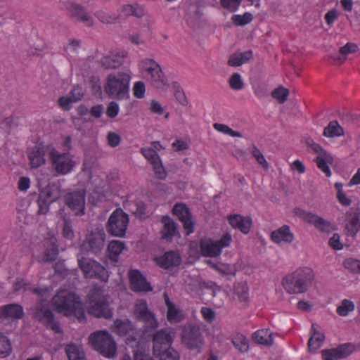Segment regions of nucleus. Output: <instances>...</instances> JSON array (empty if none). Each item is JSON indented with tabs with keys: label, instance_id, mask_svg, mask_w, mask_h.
<instances>
[{
	"label": "nucleus",
	"instance_id": "obj_1",
	"mask_svg": "<svg viewBox=\"0 0 360 360\" xmlns=\"http://www.w3.org/2000/svg\"><path fill=\"white\" fill-rule=\"evenodd\" d=\"M134 315L138 321L143 323V326L125 340L126 344L131 347L133 342H136L141 337L148 338L151 335V333L158 328L159 324L154 313L148 309L145 300L137 301L134 306Z\"/></svg>",
	"mask_w": 360,
	"mask_h": 360
},
{
	"label": "nucleus",
	"instance_id": "obj_2",
	"mask_svg": "<svg viewBox=\"0 0 360 360\" xmlns=\"http://www.w3.org/2000/svg\"><path fill=\"white\" fill-rule=\"evenodd\" d=\"M314 273L308 267L298 268L287 275L282 281L284 289L290 294L302 293L307 290L314 279Z\"/></svg>",
	"mask_w": 360,
	"mask_h": 360
},
{
	"label": "nucleus",
	"instance_id": "obj_3",
	"mask_svg": "<svg viewBox=\"0 0 360 360\" xmlns=\"http://www.w3.org/2000/svg\"><path fill=\"white\" fill-rule=\"evenodd\" d=\"M88 300L91 306L88 309V313L97 318L108 319L113 315L112 309L110 307L108 296L104 294L101 286L95 284L87 295Z\"/></svg>",
	"mask_w": 360,
	"mask_h": 360
},
{
	"label": "nucleus",
	"instance_id": "obj_4",
	"mask_svg": "<svg viewBox=\"0 0 360 360\" xmlns=\"http://www.w3.org/2000/svg\"><path fill=\"white\" fill-rule=\"evenodd\" d=\"M130 75L125 72L110 74L104 86L105 94L111 98L122 100L129 96Z\"/></svg>",
	"mask_w": 360,
	"mask_h": 360
},
{
	"label": "nucleus",
	"instance_id": "obj_5",
	"mask_svg": "<svg viewBox=\"0 0 360 360\" xmlns=\"http://www.w3.org/2000/svg\"><path fill=\"white\" fill-rule=\"evenodd\" d=\"M53 304L59 313L65 316L84 314L83 306L79 297L66 290L57 292L53 297Z\"/></svg>",
	"mask_w": 360,
	"mask_h": 360
},
{
	"label": "nucleus",
	"instance_id": "obj_6",
	"mask_svg": "<svg viewBox=\"0 0 360 360\" xmlns=\"http://www.w3.org/2000/svg\"><path fill=\"white\" fill-rule=\"evenodd\" d=\"M141 73L156 89L168 86L167 79L158 63L152 58H143L139 63Z\"/></svg>",
	"mask_w": 360,
	"mask_h": 360
},
{
	"label": "nucleus",
	"instance_id": "obj_7",
	"mask_svg": "<svg viewBox=\"0 0 360 360\" xmlns=\"http://www.w3.org/2000/svg\"><path fill=\"white\" fill-rule=\"evenodd\" d=\"M89 342L94 349L107 358H112L117 352L116 343L112 337L106 331L94 332L89 336Z\"/></svg>",
	"mask_w": 360,
	"mask_h": 360
},
{
	"label": "nucleus",
	"instance_id": "obj_8",
	"mask_svg": "<svg viewBox=\"0 0 360 360\" xmlns=\"http://www.w3.org/2000/svg\"><path fill=\"white\" fill-rule=\"evenodd\" d=\"M49 158L52 168L58 175L70 173L76 165V162L70 153H60L54 148L49 152Z\"/></svg>",
	"mask_w": 360,
	"mask_h": 360
},
{
	"label": "nucleus",
	"instance_id": "obj_9",
	"mask_svg": "<svg viewBox=\"0 0 360 360\" xmlns=\"http://www.w3.org/2000/svg\"><path fill=\"white\" fill-rule=\"evenodd\" d=\"M106 234L103 228L96 227L86 235L80 245V250L84 253L98 255L101 253L105 243Z\"/></svg>",
	"mask_w": 360,
	"mask_h": 360
},
{
	"label": "nucleus",
	"instance_id": "obj_10",
	"mask_svg": "<svg viewBox=\"0 0 360 360\" xmlns=\"http://www.w3.org/2000/svg\"><path fill=\"white\" fill-rule=\"evenodd\" d=\"M182 344L190 350L200 352L204 345L202 333L199 326L195 323L185 325L181 330Z\"/></svg>",
	"mask_w": 360,
	"mask_h": 360
},
{
	"label": "nucleus",
	"instance_id": "obj_11",
	"mask_svg": "<svg viewBox=\"0 0 360 360\" xmlns=\"http://www.w3.org/2000/svg\"><path fill=\"white\" fill-rule=\"evenodd\" d=\"M78 264L86 278H97L107 282L109 278L107 269L97 261L85 257H77Z\"/></svg>",
	"mask_w": 360,
	"mask_h": 360
},
{
	"label": "nucleus",
	"instance_id": "obj_12",
	"mask_svg": "<svg viewBox=\"0 0 360 360\" xmlns=\"http://www.w3.org/2000/svg\"><path fill=\"white\" fill-rule=\"evenodd\" d=\"M232 242V236L226 233L217 240L210 238H202L200 241L201 255L204 257H217L219 256L224 248L229 247Z\"/></svg>",
	"mask_w": 360,
	"mask_h": 360
},
{
	"label": "nucleus",
	"instance_id": "obj_13",
	"mask_svg": "<svg viewBox=\"0 0 360 360\" xmlns=\"http://www.w3.org/2000/svg\"><path fill=\"white\" fill-rule=\"evenodd\" d=\"M32 318L56 333L63 332L58 322L55 320L53 313L51 310L49 304L46 302H40L35 305L33 309Z\"/></svg>",
	"mask_w": 360,
	"mask_h": 360
},
{
	"label": "nucleus",
	"instance_id": "obj_14",
	"mask_svg": "<svg viewBox=\"0 0 360 360\" xmlns=\"http://www.w3.org/2000/svg\"><path fill=\"white\" fill-rule=\"evenodd\" d=\"M151 333L152 335L148 338L141 337L138 340L144 345L152 341L153 354L160 352L163 349L168 348L169 346L172 345L174 341V337L170 328H162L158 330L156 329Z\"/></svg>",
	"mask_w": 360,
	"mask_h": 360
},
{
	"label": "nucleus",
	"instance_id": "obj_15",
	"mask_svg": "<svg viewBox=\"0 0 360 360\" xmlns=\"http://www.w3.org/2000/svg\"><path fill=\"white\" fill-rule=\"evenodd\" d=\"M128 223V215L121 210H116L108 219L107 231L113 236L123 237L125 236Z\"/></svg>",
	"mask_w": 360,
	"mask_h": 360
},
{
	"label": "nucleus",
	"instance_id": "obj_16",
	"mask_svg": "<svg viewBox=\"0 0 360 360\" xmlns=\"http://www.w3.org/2000/svg\"><path fill=\"white\" fill-rule=\"evenodd\" d=\"M65 8L68 11V15L75 22L84 23L88 27H92L94 25L93 18L86 12L85 8L81 4L74 1H67L65 4Z\"/></svg>",
	"mask_w": 360,
	"mask_h": 360
},
{
	"label": "nucleus",
	"instance_id": "obj_17",
	"mask_svg": "<svg viewBox=\"0 0 360 360\" xmlns=\"http://www.w3.org/2000/svg\"><path fill=\"white\" fill-rule=\"evenodd\" d=\"M172 214L182 222L186 235L194 232L195 223L192 219L190 209L186 204L176 203L172 209Z\"/></svg>",
	"mask_w": 360,
	"mask_h": 360
},
{
	"label": "nucleus",
	"instance_id": "obj_18",
	"mask_svg": "<svg viewBox=\"0 0 360 360\" xmlns=\"http://www.w3.org/2000/svg\"><path fill=\"white\" fill-rule=\"evenodd\" d=\"M296 213L301 219L313 224L320 231L330 233L336 229L333 224L313 213L300 209Z\"/></svg>",
	"mask_w": 360,
	"mask_h": 360
},
{
	"label": "nucleus",
	"instance_id": "obj_19",
	"mask_svg": "<svg viewBox=\"0 0 360 360\" xmlns=\"http://www.w3.org/2000/svg\"><path fill=\"white\" fill-rule=\"evenodd\" d=\"M84 190L69 192L65 195V202L76 215H83L85 210Z\"/></svg>",
	"mask_w": 360,
	"mask_h": 360
},
{
	"label": "nucleus",
	"instance_id": "obj_20",
	"mask_svg": "<svg viewBox=\"0 0 360 360\" xmlns=\"http://www.w3.org/2000/svg\"><path fill=\"white\" fill-rule=\"evenodd\" d=\"M355 349L352 343L340 345L336 348L321 350L323 360H338L349 356Z\"/></svg>",
	"mask_w": 360,
	"mask_h": 360
},
{
	"label": "nucleus",
	"instance_id": "obj_21",
	"mask_svg": "<svg viewBox=\"0 0 360 360\" xmlns=\"http://www.w3.org/2000/svg\"><path fill=\"white\" fill-rule=\"evenodd\" d=\"M131 289L134 292H148L153 290L150 284L139 270H131L129 273Z\"/></svg>",
	"mask_w": 360,
	"mask_h": 360
},
{
	"label": "nucleus",
	"instance_id": "obj_22",
	"mask_svg": "<svg viewBox=\"0 0 360 360\" xmlns=\"http://www.w3.org/2000/svg\"><path fill=\"white\" fill-rule=\"evenodd\" d=\"M157 264L161 268L168 269L178 266L181 262V258L175 251H168L161 257L156 258Z\"/></svg>",
	"mask_w": 360,
	"mask_h": 360
},
{
	"label": "nucleus",
	"instance_id": "obj_23",
	"mask_svg": "<svg viewBox=\"0 0 360 360\" xmlns=\"http://www.w3.org/2000/svg\"><path fill=\"white\" fill-rule=\"evenodd\" d=\"M360 230V212L358 210L347 213L345 231L347 236L354 237Z\"/></svg>",
	"mask_w": 360,
	"mask_h": 360
},
{
	"label": "nucleus",
	"instance_id": "obj_24",
	"mask_svg": "<svg viewBox=\"0 0 360 360\" xmlns=\"http://www.w3.org/2000/svg\"><path fill=\"white\" fill-rule=\"evenodd\" d=\"M230 225L233 229H239L243 233L247 234L250 231L252 220L250 217L234 214L228 218Z\"/></svg>",
	"mask_w": 360,
	"mask_h": 360
},
{
	"label": "nucleus",
	"instance_id": "obj_25",
	"mask_svg": "<svg viewBox=\"0 0 360 360\" xmlns=\"http://www.w3.org/2000/svg\"><path fill=\"white\" fill-rule=\"evenodd\" d=\"M163 227L161 230L162 238L171 241L174 236L179 234L178 224L169 216H164L161 220Z\"/></svg>",
	"mask_w": 360,
	"mask_h": 360
},
{
	"label": "nucleus",
	"instance_id": "obj_26",
	"mask_svg": "<svg viewBox=\"0 0 360 360\" xmlns=\"http://www.w3.org/2000/svg\"><path fill=\"white\" fill-rule=\"evenodd\" d=\"M271 239L273 242L280 244L281 242L291 243L294 240V235L288 225H283L279 229L271 233Z\"/></svg>",
	"mask_w": 360,
	"mask_h": 360
},
{
	"label": "nucleus",
	"instance_id": "obj_27",
	"mask_svg": "<svg viewBox=\"0 0 360 360\" xmlns=\"http://www.w3.org/2000/svg\"><path fill=\"white\" fill-rule=\"evenodd\" d=\"M23 315V308L18 304H9L0 307V319H19L22 318Z\"/></svg>",
	"mask_w": 360,
	"mask_h": 360
},
{
	"label": "nucleus",
	"instance_id": "obj_28",
	"mask_svg": "<svg viewBox=\"0 0 360 360\" xmlns=\"http://www.w3.org/2000/svg\"><path fill=\"white\" fill-rule=\"evenodd\" d=\"M115 332L120 336L128 337L126 340L131 335H134V332H137L139 330L135 329L132 322L129 319L120 320L116 319L114 321Z\"/></svg>",
	"mask_w": 360,
	"mask_h": 360
},
{
	"label": "nucleus",
	"instance_id": "obj_29",
	"mask_svg": "<svg viewBox=\"0 0 360 360\" xmlns=\"http://www.w3.org/2000/svg\"><path fill=\"white\" fill-rule=\"evenodd\" d=\"M28 158L32 168H37L45 164V151L44 147L36 146L28 154Z\"/></svg>",
	"mask_w": 360,
	"mask_h": 360
},
{
	"label": "nucleus",
	"instance_id": "obj_30",
	"mask_svg": "<svg viewBox=\"0 0 360 360\" xmlns=\"http://www.w3.org/2000/svg\"><path fill=\"white\" fill-rule=\"evenodd\" d=\"M46 250L44 252L45 262L54 261L59 253L58 246L57 245V239L55 237H51L45 240Z\"/></svg>",
	"mask_w": 360,
	"mask_h": 360
},
{
	"label": "nucleus",
	"instance_id": "obj_31",
	"mask_svg": "<svg viewBox=\"0 0 360 360\" xmlns=\"http://www.w3.org/2000/svg\"><path fill=\"white\" fill-rule=\"evenodd\" d=\"M272 335V333L269 329H261L255 332L252 338L257 344L271 346L274 343Z\"/></svg>",
	"mask_w": 360,
	"mask_h": 360
},
{
	"label": "nucleus",
	"instance_id": "obj_32",
	"mask_svg": "<svg viewBox=\"0 0 360 360\" xmlns=\"http://www.w3.org/2000/svg\"><path fill=\"white\" fill-rule=\"evenodd\" d=\"M40 194L49 201L54 202L60 196V185L58 183L49 184L41 191Z\"/></svg>",
	"mask_w": 360,
	"mask_h": 360
},
{
	"label": "nucleus",
	"instance_id": "obj_33",
	"mask_svg": "<svg viewBox=\"0 0 360 360\" xmlns=\"http://www.w3.org/2000/svg\"><path fill=\"white\" fill-rule=\"evenodd\" d=\"M248 286L245 282H238L234 284L233 293L237 297V299L243 304V306H247L249 301Z\"/></svg>",
	"mask_w": 360,
	"mask_h": 360
},
{
	"label": "nucleus",
	"instance_id": "obj_34",
	"mask_svg": "<svg viewBox=\"0 0 360 360\" xmlns=\"http://www.w3.org/2000/svg\"><path fill=\"white\" fill-rule=\"evenodd\" d=\"M358 50V46L354 43L348 42L345 46L340 48L338 53L332 56L334 60H337L340 64L343 63L349 53H355Z\"/></svg>",
	"mask_w": 360,
	"mask_h": 360
},
{
	"label": "nucleus",
	"instance_id": "obj_35",
	"mask_svg": "<svg viewBox=\"0 0 360 360\" xmlns=\"http://www.w3.org/2000/svg\"><path fill=\"white\" fill-rule=\"evenodd\" d=\"M316 165L319 169H321L326 176L329 177L331 176V171L328 167V164H332L333 158L331 155L328 153H324L323 156H317L315 159Z\"/></svg>",
	"mask_w": 360,
	"mask_h": 360
},
{
	"label": "nucleus",
	"instance_id": "obj_36",
	"mask_svg": "<svg viewBox=\"0 0 360 360\" xmlns=\"http://www.w3.org/2000/svg\"><path fill=\"white\" fill-rule=\"evenodd\" d=\"M69 360H85V356L81 347L74 343L68 344L65 348Z\"/></svg>",
	"mask_w": 360,
	"mask_h": 360
},
{
	"label": "nucleus",
	"instance_id": "obj_37",
	"mask_svg": "<svg viewBox=\"0 0 360 360\" xmlns=\"http://www.w3.org/2000/svg\"><path fill=\"white\" fill-rule=\"evenodd\" d=\"M311 333L313 334L308 341V347L309 350H316L321 346L325 336L315 328L314 324H312Z\"/></svg>",
	"mask_w": 360,
	"mask_h": 360
},
{
	"label": "nucleus",
	"instance_id": "obj_38",
	"mask_svg": "<svg viewBox=\"0 0 360 360\" xmlns=\"http://www.w3.org/2000/svg\"><path fill=\"white\" fill-rule=\"evenodd\" d=\"M124 248L125 245L123 242L119 240H112L108 246V251L110 259L114 262H117L118 260L119 255L122 253Z\"/></svg>",
	"mask_w": 360,
	"mask_h": 360
},
{
	"label": "nucleus",
	"instance_id": "obj_39",
	"mask_svg": "<svg viewBox=\"0 0 360 360\" xmlns=\"http://www.w3.org/2000/svg\"><path fill=\"white\" fill-rule=\"evenodd\" d=\"M136 344V349L134 350V360H155L146 349L143 343L139 340L134 342Z\"/></svg>",
	"mask_w": 360,
	"mask_h": 360
},
{
	"label": "nucleus",
	"instance_id": "obj_40",
	"mask_svg": "<svg viewBox=\"0 0 360 360\" xmlns=\"http://www.w3.org/2000/svg\"><path fill=\"white\" fill-rule=\"evenodd\" d=\"M165 303L167 306V319L170 322L178 323L181 321V314L180 311L176 308L175 305L169 301L168 296L165 294Z\"/></svg>",
	"mask_w": 360,
	"mask_h": 360
},
{
	"label": "nucleus",
	"instance_id": "obj_41",
	"mask_svg": "<svg viewBox=\"0 0 360 360\" xmlns=\"http://www.w3.org/2000/svg\"><path fill=\"white\" fill-rule=\"evenodd\" d=\"M323 136L326 137L340 136L344 134L343 128L338 124V121H331L323 129Z\"/></svg>",
	"mask_w": 360,
	"mask_h": 360
},
{
	"label": "nucleus",
	"instance_id": "obj_42",
	"mask_svg": "<svg viewBox=\"0 0 360 360\" xmlns=\"http://www.w3.org/2000/svg\"><path fill=\"white\" fill-rule=\"evenodd\" d=\"M122 63L123 59L117 56H107L101 60V65L105 69H115Z\"/></svg>",
	"mask_w": 360,
	"mask_h": 360
},
{
	"label": "nucleus",
	"instance_id": "obj_43",
	"mask_svg": "<svg viewBox=\"0 0 360 360\" xmlns=\"http://www.w3.org/2000/svg\"><path fill=\"white\" fill-rule=\"evenodd\" d=\"M160 360H179V354L171 346L163 349L162 351L154 353Z\"/></svg>",
	"mask_w": 360,
	"mask_h": 360
},
{
	"label": "nucleus",
	"instance_id": "obj_44",
	"mask_svg": "<svg viewBox=\"0 0 360 360\" xmlns=\"http://www.w3.org/2000/svg\"><path fill=\"white\" fill-rule=\"evenodd\" d=\"M12 351V347L9 339L0 333V357L8 356Z\"/></svg>",
	"mask_w": 360,
	"mask_h": 360
},
{
	"label": "nucleus",
	"instance_id": "obj_45",
	"mask_svg": "<svg viewBox=\"0 0 360 360\" xmlns=\"http://www.w3.org/2000/svg\"><path fill=\"white\" fill-rule=\"evenodd\" d=\"M355 306L353 302L344 299L340 306L338 307L336 311L342 316H345L354 310Z\"/></svg>",
	"mask_w": 360,
	"mask_h": 360
},
{
	"label": "nucleus",
	"instance_id": "obj_46",
	"mask_svg": "<svg viewBox=\"0 0 360 360\" xmlns=\"http://www.w3.org/2000/svg\"><path fill=\"white\" fill-rule=\"evenodd\" d=\"M233 345L241 352H245L249 349L248 340L243 335H237L232 340Z\"/></svg>",
	"mask_w": 360,
	"mask_h": 360
},
{
	"label": "nucleus",
	"instance_id": "obj_47",
	"mask_svg": "<svg viewBox=\"0 0 360 360\" xmlns=\"http://www.w3.org/2000/svg\"><path fill=\"white\" fill-rule=\"evenodd\" d=\"M253 19V16L250 13L246 12L243 15H233L231 20L235 25L244 26L250 23Z\"/></svg>",
	"mask_w": 360,
	"mask_h": 360
},
{
	"label": "nucleus",
	"instance_id": "obj_48",
	"mask_svg": "<svg viewBox=\"0 0 360 360\" xmlns=\"http://www.w3.org/2000/svg\"><path fill=\"white\" fill-rule=\"evenodd\" d=\"M141 153L151 165H153L160 160L158 153L152 148H141Z\"/></svg>",
	"mask_w": 360,
	"mask_h": 360
},
{
	"label": "nucleus",
	"instance_id": "obj_49",
	"mask_svg": "<svg viewBox=\"0 0 360 360\" xmlns=\"http://www.w3.org/2000/svg\"><path fill=\"white\" fill-rule=\"evenodd\" d=\"M213 127L217 131L221 132L224 134L229 135L232 137H243V135L241 133L234 131L232 129H231L228 125L220 124V123H214L213 124Z\"/></svg>",
	"mask_w": 360,
	"mask_h": 360
},
{
	"label": "nucleus",
	"instance_id": "obj_50",
	"mask_svg": "<svg viewBox=\"0 0 360 360\" xmlns=\"http://www.w3.org/2000/svg\"><path fill=\"white\" fill-rule=\"evenodd\" d=\"M198 285L199 289L201 290H210L212 297H214L217 292H219L221 290L220 287L215 282L211 281H201L199 282Z\"/></svg>",
	"mask_w": 360,
	"mask_h": 360
},
{
	"label": "nucleus",
	"instance_id": "obj_51",
	"mask_svg": "<svg viewBox=\"0 0 360 360\" xmlns=\"http://www.w3.org/2000/svg\"><path fill=\"white\" fill-rule=\"evenodd\" d=\"M230 87L233 90H241L244 87V82L239 73H233L229 78Z\"/></svg>",
	"mask_w": 360,
	"mask_h": 360
},
{
	"label": "nucleus",
	"instance_id": "obj_52",
	"mask_svg": "<svg viewBox=\"0 0 360 360\" xmlns=\"http://www.w3.org/2000/svg\"><path fill=\"white\" fill-rule=\"evenodd\" d=\"M251 154L256 159L257 162L265 169L269 168V164L260 150L255 146L252 145Z\"/></svg>",
	"mask_w": 360,
	"mask_h": 360
},
{
	"label": "nucleus",
	"instance_id": "obj_53",
	"mask_svg": "<svg viewBox=\"0 0 360 360\" xmlns=\"http://www.w3.org/2000/svg\"><path fill=\"white\" fill-rule=\"evenodd\" d=\"M288 94V90L283 86L278 87L271 92V96L280 103H283L287 100Z\"/></svg>",
	"mask_w": 360,
	"mask_h": 360
},
{
	"label": "nucleus",
	"instance_id": "obj_54",
	"mask_svg": "<svg viewBox=\"0 0 360 360\" xmlns=\"http://www.w3.org/2000/svg\"><path fill=\"white\" fill-rule=\"evenodd\" d=\"M52 202H53L49 201L46 198L42 197V195L39 193L37 199V204L39 207L37 213L39 214H46L49 212V205Z\"/></svg>",
	"mask_w": 360,
	"mask_h": 360
},
{
	"label": "nucleus",
	"instance_id": "obj_55",
	"mask_svg": "<svg viewBox=\"0 0 360 360\" xmlns=\"http://www.w3.org/2000/svg\"><path fill=\"white\" fill-rule=\"evenodd\" d=\"M344 266L351 272L358 274L360 267V260L354 258H347L344 261Z\"/></svg>",
	"mask_w": 360,
	"mask_h": 360
},
{
	"label": "nucleus",
	"instance_id": "obj_56",
	"mask_svg": "<svg viewBox=\"0 0 360 360\" xmlns=\"http://www.w3.org/2000/svg\"><path fill=\"white\" fill-rule=\"evenodd\" d=\"M96 17L103 23L115 24L117 22V17L110 15L103 11H97L95 13Z\"/></svg>",
	"mask_w": 360,
	"mask_h": 360
},
{
	"label": "nucleus",
	"instance_id": "obj_57",
	"mask_svg": "<svg viewBox=\"0 0 360 360\" xmlns=\"http://www.w3.org/2000/svg\"><path fill=\"white\" fill-rule=\"evenodd\" d=\"M63 236L68 240H72L75 236L72 222L65 218L63 219Z\"/></svg>",
	"mask_w": 360,
	"mask_h": 360
},
{
	"label": "nucleus",
	"instance_id": "obj_58",
	"mask_svg": "<svg viewBox=\"0 0 360 360\" xmlns=\"http://www.w3.org/2000/svg\"><path fill=\"white\" fill-rule=\"evenodd\" d=\"M241 1L242 0H220L221 6L231 12L236 11L239 8Z\"/></svg>",
	"mask_w": 360,
	"mask_h": 360
},
{
	"label": "nucleus",
	"instance_id": "obj_59",
	"mask_svg": "<svg viewBox=\"0 0 360 360\" xmlns=\"http://www.w3.org/2000/svg\"><path fill=\"white\" fill-rule=\"evenodd\" d=\"M152 165L156 176L161 180L165 179L167 177V172L162 165L161 160Z\"/></svg>",
	"mask_w": 360,
	"mask_h": 360
},
{
	"label": "nucleus",
	"instance_id": "obj_60",
	"mask_svg": "<svg viewBox=\"0 0 360 360\" xmlns=\"http://www.w3.org/2000/svg\"><path fill=\"white\" fill-rule=\"evenodd\" d=\"M146 86L145 84L139 81L135 82L133 87V93L134 96L137 98H143L145 96Z\"/></svg>",
	"mask_w": 360,
	"mask_h": 360
},
{
	"label": "nucleus",
	"instance_id": "obj_61",
	"mask_svg": "<svg viewBox=\"0 0 360 360\" xmlns=\"http://www.w3.org/2000/svg\"><path fill=\"white\" fill-rule=\"evenodd\" d=\"M70 95L72 101L75 103L80 101L83 98L84 91L80 86L76 85L74 86L72 89L70 91Z\"/></svg>",
	"mask_w": 360,
	"mask_h": 360
},
{
	"label": "nucleus",
	"instance_id": "obj_62",
	"mask_svg": "<svg viewBox=\"0 0 360 360\" xmlns=\"http://www.w3.org/2000/svg\"><path fill=\"white\" fill-rule=\"evenodd\" d=\"M306 144L310 147L314 153L317 154V156H323L324 153H328L324 150L319 144L315 143L313 139L308 138L306 140Z\"/></svg>",
	"mask_w": 360,
	"mask_h": 360
},
{
	"label": "nucleus",
	"instance_id": "obj_63",
	"mask_svg": "<svg viewBox=\"0 0 360 360\" xmlns=\"http://www.w3.org/2000/svg\"><path fill=\"white\" fill-rule=\"evenodd\" d=\"M119 105L115 101H111L107 106L106 115L110 118H115L119 113Z\"/></svg>",
	"mask_w": 360,
	"mask_h": 360
},
{
	"label": "nucleus",
	"instance_id": "obj_64",
	"mask_svg": "<svg viewBox=\"0 0 360 360\" xmlns=\"http://www.w3.org/2000/svg\"><path fill=\"white\" fill-rule=\"evenodd\" d=\"M107 139L109 146L112 148L117 146L121 141L120 135L115 132H109L107 136Z\"/></svg>",
	"mask_w": 360,
	"mask_h": 360
}]
</instances>
